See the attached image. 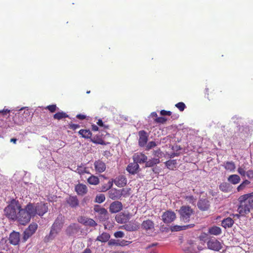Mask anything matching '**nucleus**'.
<instances>
[{
  "mask_svg": "<svg viewBox=\"0 0 253 253\" xmlns=\"http://www.w3.org/2000/svg\"><path fill=\"white\" fill-rule=\"evenodd\" d=\"M139 139L138 144L140 147H144L148 141V135L144 130H140L138 132Z\"/></svg>",
  "mask_w": 253,
  "mask_h": 253,
  "instance_id": "obj_14",
  "label": "nucleus"
},
{
  "mask_svg": "<svg viewBox=\"0 0 253 253\" xmlns=\"http://www.w3.org/2000/svg\"><path fill=\"white\" fill-rule=\"evenodd\" d=\"M153 155L155 158H159L160 159V156L162 155V152L160 149H158L153 151Z\"/></svg>",
  "mask_w": 253,
  "mask_h": 253,
  "instance_id": "obj_54",
  "label": "nucleus"
},
{
  "mask_svg": "<svg viewBox=\"0 0 253 253\" xmlns=\"http://www.w3.org/2000/svg\"><path fill=\"white\" fill-rule=\"evenodd\" d=\"M38 228V225L37 223H31L28 227L27 228V230L32 232L33 234L35 233Z\"/></svg>",
  "mask_w": 253,
  "mask_h": 253,
  "instance_id": "obj_42",
  "label": "nucleus"
},
{
  "mask_svg": "<svg viewBox=\"0 0 253 253\" xmlns=\"http://www.w3.org/2000/svg\"><path fill=\"white\" fill-rule=\"evenodd\" d=\"M158 142L155 141H150L148 142V143L146 145V150H149L151 149L152 148L156 147L158 144Z\"/></svg>",
  "mask_w": 253,
  "mask_h": 253,
  "instance_id": "obj_46",
  "label": "nucleus"
},
{
  "mask_svg": "<svg viewBox=\"0 0 253 253\" xmlns=\"http://www.w3.org/2000/svg\"><path fill=\"white\" fill-rule=\"evenodd\" d=\"M80 226L78 224L72 223L67 227L66 229L67 235L71 236H75L78 232Z\"/></svg>",
  "mask_w": 253,
  "mask_h": 253,
  "instance_id": "obj_12",
  "label": "nucleus"
},
{
  "mask_svg": "<svg viewBox=\"0 0 253 253\" xmlns=\"http://www.w3.org/2000/svg\"><path fill=\"white\" fill-rule=\"evenodd\" d=\"M80 125L78 124H71L70 125V128L73 130H75L80 127Z\"/></svg>",
  "mask_w": 253,
  "mask_h": 253,
  "instance_id": "obj_64",
  "label": "nucleus"
},
{
  "mask_svg": "<svg viewBox=\"0 0 253 253\" xmlns=\"http://www.w3.org/2000/svg\"><path fill=\"white\" fill-rule=\"evenodd\" d=\"M185 199L189 203L194 204L196 202V199L192 195L187 196L186 197Z\"/></svg>",
  "mask_w": 253,
  "mask_h": 253,
  "instance_id": "obj_48",
  "label": "nucleus"
},
{
  "mask_svg": "<svg viewBox=\"0 0 253 253\" xmlns=\"http://www.w3.org/2000/svg\"><path fill=\"white\" fill-rule=\"evenodd\" d=\"M75 190L80 195H84L87 192V188L85 185L83 184H79L75 187Z\"/></svg>",
  "mask_w": 253,
  "mask_h": 253,
  "instance_id": "obj_23",
  "label": "nucleus"
},
{
  "mask_svg": "<svg viewBox=\"0 0 253 253\" xmlns=\"http://www.w3.org/2000/svg\"><path fill=\"white\" fill-rule=\"evenodd\" d=\"M234 223V220L231 217L224 218L221 221V225L224 228L231 227Z\"/></svg>",
  "mask_w": 253,
  "mask_h": 253,
  "instance_id": "obj_24",
  "label": "nucleus"
},
{
  "mask_svg": "<svg viewBox=\"0 0 253 253\" xmlns=\"http://www.w3.org/2000/svg\"><path fill=\"white\" fill-rule=\"evenodd\" d=\"M56 105H50L47 106V109L51 112H54L56 110Z\"/></svg>",
  "mask_w": 253,
  "mask_h": 253,
  "instance_id": "obj_58",
  "label": "nucleus"
},
{
  "mask_svg": "<svg viewBox=\"0 0 253 253\" xmlns=\"http://www.w3.org/2000/svg\"><path fill=\"white\" fill-rule=\"evenodd\" d=\"M177 107L180 111H183L186 108V106L183 102H180L175 104Z\"/></svg>",
  "mask_w": 253,
  "mask_h": 253,
  "instance_id": "obj_50",
  "label": "nucleus"
},
{
  "mask_svg": "<svg viewBox=\"0 0 253 253\" xmlns=\"http://www.w3.org/2000/svg\"><path fill=\"white\" fill-rule=\"evenodd\" d=\"M63 226V223L58 219H56L51 226L50 233L44 238L45 242H49L54 239L60 232Z\"/></svg>",
  "mask_w": 253,
  "mask_h": 253,
  "instance_id": "obj_3",
  "label": "nucleus"
},
{
  "mask_svg": "<svg viewBox=\"0 0 253 253\" xmlns=\"http://www.w3.org/2000/svg\"><path fill=\"white\" fill-rule=\"evenodd\" d=\"M10 110L8 109H3V110H0V116H1L3 118L7 119V117L9 116Z\"/></svg>",
  "mask_w": 253,
  "mask_h": 253,
  "instance_id": "obj_44",
  "label": "nucleus"
},
{
  "mask_svg": "<svg viewBox=\"0 0 253 253\" xmlns=\"http://www.w3.org/2000/svg\"><path fill=\"white\" fill-rule=\"evenodd\" d=\"M237 171H238V172L242 176H244L246 175V171L245 170V167L242 166V167H239Z\"/></svg>",
  "mask_w": 253,
  "mask_h": 253,
  "instance_id": "obj_51",
  "label": "nucleus"
},
{
  "mask_svg": "<svg viewBox=\"0 0 253 253\" xmlns=\"http://www.w3.org/2000/svg\"><path fill=\"white\" fill-rule=\"evenodd\" d=\"M209 233L214 235H219L221 233V229L218 226H213L209 229Z\"/></svg>",
  "mask_w": 253,
  "mask_h": 253,
  "instance_id": "obj_30",
  "label": "nucleus"
},
{
  "mask_svg": "<svg viewBox=\"0 0 253 253\" xmlns=\"http://www.w3.org/2000/svg\"><path fill=\"white\" fill-rule=\"evenodd\" d=\"M105 200V196L103 194H100L99 195H97L95 199V202L97 203H103Z\"/></svg>",
  "mask_w": 253,
  "mask_h": 253,
  "instance_id": "obj_41",
  "label": "nucleus"
},
{
  "mask_svg": "<svg viewBox=\"0 0 253 253\" xmlns=\"http://www.w3.org/2000/svg\"><path fill=\"white\" fill-rule=\"evenodd\" d=\"M77 170L78 171V172L79 173H80V174H84V173H86V168H83L81 166L78 167Z\"/></svg>",
  "mask_w": 253,
  "mask_h": 253,
  "instance_id": "obj_56",
  "label": "nucleus"
},
{
  "mask_svg": "<svg viewBox=\"0 0 253 253\" xmlns=\"http://www.w3.org/2000/svg\"><path fill=\"white\" fill-rule=\"evenodd\" d=\"M251 198H253V192L251 193H249V194L241 196L239 198L240 204H241V203H244H244H248V201H249L250 199Z\"/></svg>",
  "mask_w": 253,
  "mask_h": 253,
  "instance_id": "obj_33",
  "label": "nucleus"
},
{
  "mask_svg": "<svg viewBox=\"0 0 253 253\" xmlns=\"http://www.w3.org/2000/svg\"><path fill=\"white\" fill-rule=\"evenodd\" d=\"M109 197L112 200H119L121 198L122 196L126 197L127 192L124 189L121 190H118L115 188L111 189L108 192Z\"/></svg>",
  "mask_w": 253,
  "mask_h": 253,
  "instance_id": "obj_8",
  "label": "nucleus"
},
{
  "mask_svg": "<svg viewBox=\"0 0 253 253\" xmlns=\"http://www.w3.org/2000/svg\"><path fill=\"white\" fill-rule=\"evenodd\" d=\"M195 226L194 224H188L186 225H183V226H178V225H175L171 228V230L172 231H181L183 230H185L187 228H192Z\"/></svg>",
  "mask_w": 253,
  "mask_h": 253,
  "instance_id": "obj_26",
  "label": "nucleus"
},
{
  "mask_svg": "<svg viewBox=\"0 0 253 253\" xmlns=\"http://www.w3.org/2000/svg\"><path fill=\"white\" fill-rule=\"evenodd\" d=\"M122 227L127 231L132 232L137 230L139 228V225L137 222L130 221L124 225Z\"/></svg>",
  "mask_w": 253,
  "mask_h": 253,
  "instance_id": "obj_15",
  "label": "nucleus"
},
{
  "mask_svg": "<svg viewBox=\"0 0 253 253\" xmlns=\"http://www.w3.org/2000/svg\"><path fill=\"white\" fill-rule=\"evenodd\" d=\"M47 161L45 159H42L39 162V168L41 169H44L47 166Z\"/></svg>",
  "mask_w": 253,
  "mask_h": 253,
  "instance_id": "obj_47",
  "label": "nucleus"
},
{
  "mask_svg": "<svg viewBox=\"0 0 253 253\" xmlns=\"http://www.w3.org/2000/svg\"><path fill=\"white\" fill-rule=\"evenodd\" d=\"M114 182V181H109L107 184V188H103L102 189V191H107L108 190L111 189L113 186V182Z\"/></svg>",
  "mask_w": 253,
  "mask_h": 253,
  "instance_id": "obj_60",
  "label": "nucleus"
},
{
  "mask_svg": "<svg viewBox=\"0 0 253 253\" xmlns=\"http://www.w3.org/2000/svg\"><path fill=\"white\" fill-rule=\"evenodd\" d=\"M130 242L125 240H118V246H126L130 244Z\"/></svg>",
  "mask_w": 253,
  "mask_h": 253,
  "instance_id": "obj_53",
  "label": "nucleus"
},
{
  "mask_svg": "<svg viewBox=\"0 0 253 253\" xmlns=\"http://www.w3.org/2000/svg\"><path fill=\"white\" fill-rule=\"evenodd\" d=\"M250 182L248 181V180H246L244 181H243L240 185L238 186L237 187V190L238 191H240L241 190H242L244 189V188L246 187L247 185H248L250 184Z\"/></svg>",
  "mask_w": 253,
  "mask_h": 253,
  "instance_id": "obj_45",
  "label": "nucleus"
},
{
  "mask_svg": "<svg viewBox=\"0 0 253 253\" xmlns=\"http://www.w3.org/2000/svg\"><path fill=\"white\" fill-rule=\"evenodd\" d=\"M157 123L163 124L166 121V119L164 117H157L155 119Z\"/></svg>",
  "mask_w": 253,
  "mask_h": 253,
  "instance_id": "obj_61",
  "label": "nucleus"
},
{
  "mask_svg": "<svg viewBox=\"0 0 253 253\" xmlns=\"http://www.w3.org/2000/svg\"><path fill=\"white\" fill-rule=\"evenodd\" d=\"M91 140L93 143H94L95 144H101V145L104 144V142L102 139H99L97 140H95L94 138H93V139H91Z\"/></svg>",
  "mask_w": 253,
  "mask_h": 253,
  "instance_id": "obj_59",
  "label": "nucleus"
},
{
  "mask_svg": "<svg viewBox=\"0 0 253 253\" xmlns=\"http://www.w3.org/2000/svg\"><path fill=\"white\" fill-rule=\"evenodd\" d=\"M176 218L175 213L172 211H167L164 212L162 216V219L165 223H171Z\"/></svg>",
  "mask_w": 253,
  "mask_h": 253,
  "instance_id": "obj_9",
  "label": "nucleus"
},
{
  "mask_svg": "<svg viewBox=\"0 0 253 253\" xmlns=\"http://www.w3.org/2000/svg\"><path fill=\"white\" fill-rule=\"evenodd\" d=\"M94 166L95 170L99 173L104 172L106 169V164L100 160L96 161Z\"/></svg>",
  "mask_w": 253,
  "mask_h": 253,
  "instance_id": "obj_19",
  "label": "nucleus"
},
{
  "mask_svg": "<svg viewBox=\"0 0 253 253\" xmlns=\"http://www.w3.org/2000/svg\"><path fill=\"white\" fill-rule=\"evenodd\" d=\"M7 240L6 239V238H2L0 241V245L1 246H3V245H5V246L4 247H1V248L3 249V250H5V247H7Z\"/></svg>",
  "mask_w": 253,
  "mask_h": 253,
  "instance_id": "obj_55",
  "label": "nucleus"
},
{
  "mask_svg": "<svg viewBox=\"0 0 253 253\" xmlns=\"http://www.w3.org/2000/svg\"><path fill=\"white\" fill-rule=\"evenodd\" d=\"M207 246L209 249L219 251L222 248V244L217 240H211L207 243Z\"/></svg>",
  "mask_w": 253,
  "mask_h": 253,
  "instance_id": "obj_11",
  "label": "nucleus"
},
{
  "mask_svg": "<svg viewBox=\"0 0 253 253\" xmlns=\"http://www.w3.org/2000/svg\"><path fill=\"white\" fill-rule=\"evenodd\" d=\"M166 166L170 169H173L175 168L176 161L175 160H169L165 162Z\"/></svg>",
  "mask_w": 253,
  "mask_h": 253,
  "instance_id": "obj_39",
  "label": "nucleus"
},
{
  "mask_svg": "<svg viewBox=\"0 0 253 253\" xmlns=\"http://www.w3.org/2000/svg\"><path fill=\"white\" fill-rule=\"evenodd\" d=\"M115 219H116V221L118 223H121V224L125 223L127 220V219L125 215L123 213L117 214L116 216Z\"/></svg>",
  "mask_w": 253,
  "mask_h": 253,
  "instance_id": "obj_38",
  "label": "nucleus"
},
{
  "mask_svg": "<svg viewBox=\"0 0 253 253\" xmlns=\"http://www.w3.org/2000/svg\"><path fill=\"white\" fill-rule=\"evenodd\" d=\"M29 205L33 209V215L35 216L36 214L40 216L43 215L48 211L47 203H43L42 202L33 204L29 203Z\"/></svg>",
  "mask_w": 253,
  "mask_h": 253,
  "instance_id": "obj_5",
  "label": "nucleus"
},
{
  "mask_svg": "<svg viewBox=\"0 0 253 253\" xmlns=\"http://www.w3.org/2000/svg\"><path fill=\"white\" fill-rule=\"evenodd\" d=\"M114 235L116 238H123L125 234L123 231H119L116 232L114 233Z\"/></svg>",
  "mask_w": 253,
  "mask_h": 253,
  "instance_id": "obj_57",
  "label": "nucleus"
},
{
  "mask_svg": "<svg viewBox=\"0 0 253 253\" xmlns=\"http://www.w3.org/2000/svg\"><path fill=\"white\" fill-rule=\"evenodd\" d=\"M141 228L147 233H151L155 230V224L153 221L150 219L144 220L141 224Z\"/></svg>",
  "mask_w": 253,
  "mask_h": 253,
  "instance_id": "obj_10",
  "label": "nucleus"
},
{
  "mask_svg": "<svg viewBox=\"0 0 253 253\" xmlns=\"http://www.w3.org/2000/svg\"><path fill=\"white\" fill-rule=\"evenodd\" d=\"M99 211L100 212H98V213L99 215V218L100 220L103 221L108 218L109 216L107 210H106L105 208H103Z\"/></svg>",
  "mask_w": 253,
  "mask_h": 253,
  "instance_id": "obj_35",
  "label": "nucleus"
},
{
  "mask_svg": "<svg viewBox=\"0 0 253 253\" xmlns=\"http://www.w3.org/2000/svg\"><path fill=\"white\" fill-rule=\"evenodd\" d=\"M180 220L184 222L190 221L191 217L194 214V211L189 206H183L179 210Z\"/></svg>",
  "mask_w": 253,
  "mask_h": 253,
  "instance_id": "obj_6",
  "label": "nucleus"
},
{
  "mask_svg": "<svg viewBox=\"0 0 253 253\" xmlns=\"http://www.w3.org/2000/svg\"><path fill=\"white\" fill-rule=\"evenodd\" d=\"M147 157L143 153H136L133 156V160L137 164L146 163Z\"/></svg>",
  "mask_w": 253,
  "mask_h": 253,
  "instance_id": "obj_17",
  "label": "nucleus"
},
{
  "mask_svg": "<svg viewBox=\"0 0 253 253\" xmlns=\"http://www.w3.org/2000/svg\"><path fill=\"white\" fill-rule=\"evenodd\" d=\"M21 208L20 206L17 204H11L4 209L5 214L8 218L15 220L18 217V212Z\"/></svg>",
  "mask_w": 253,
  "mask_h": 253,
  "instance_id": "obj_4",
  "label": "nucleus"
},
{
  "mask_svg": "<svg viewBox=\"0 0 253 253\" xmlns=\"http://www.w3.org/2000/svg\"><path fill=\"white\" fill-rule=\"evenodd\" d=\"M114 182L116 185L119 187H122L125 186L127 182V180L124 175H120L114 180Z\"/></svg>",
  "mask_w": 253,
  "mask_h": 253,
  "instance_id": "obj_21",
  "label": "nucleus"
},
{
  "mask_svg": "<svg viewBox=\"0 0 253 253\" xmlns=\"http://www.w3.org/2000/svg\"><path fill=\"white\" fill-rule=\"evenodd\" d=\"M68 115L63 111L58 112L53 115V118L58 120L68 118Z\"/></svg>",
  "mask_w": 253,
  "mask_h": 253,
  "instance_id": "obj_36",
  "label": "nucleus"
},
{
  "mask_svg": "<svg viewBox=\"0 0 253 253\" xmlns=\"http://www.w3.org/2000/svg\"><path fill=\"white\" fill-rule=\"evenodd\" d=\"M33 212V209L28 204L24 208H20L18 212L17 220L22 225L26 224L30 221L32 217H34Z\"/></svg>",
  "mask_w": 253,
  "mask_h": 253,
  "instance_id": "obj_1",
  "label": "nucleus"
},
{
  "mask_svg": "<svg viewBox=\"0 0 253 253\" xmlns=\"http://www.w3.org/2000/svg\"><path fill=\"white\" fill-rule=\"evenodd\" d=\"M0 126L1 127L3 128H8L13 127V124L12 123L6 121L5 122L2 123V124H0Z\"/></svg>",
  "mask_w": 253,
  "mask_h": 253,
  "instance_id": "obj_49",
  "label": "nucleus"
},
{
  "mask_svg": "<svg viewBox=\"0 0 253 253\" xmlns=\"http://www.w3.org/2000/svg\"><path fill=\"white\" fill-rule=\"evenodd\" d=\"M240 177L237 174L230 175L228 177V181L231 184L235 185L238 184L240 181Z\"/></svg>",
  "mask_w": 253,
  "mask_h": 253,
  "instance_id": "obj_27",
  "label": "nucleus"
},
{
  "mask_svg": "<svg viewBox=\"0 0 253 253\" xmlns=\"http://www.w3.org/2000/svg\"><path fill=\"white\" fill-rule=\"evenodd\" d=\"M67 203L73 208H75L79 206V201L77 196H69L66 198Z\"/></svg>",
  "mask_w": 253,
  "mask_h": 253,
  "instance_id": "obj_22",
  "label": "nucleus"
},
{
  "mask_svg": "<svg viewBox=\"0 0 253 253\" xmlns=\"http://www.w3.org/2000/svg\"><path fill=\"white\" fill-rule=\"evenodd\" d=\"M139 169V165L135 162L128 164L126 168V170L131 174H135L137 172Z\"/></svg>",
  "mask_w": 253,
  "mask_h": 253,
  "instance_id": "obj_20",
  "label": "nucleus"
},
{
  "mask_svg": "<svg viewBox=\"0 0 253 253\" xmlns=\"http://www.w3.org/2000/svg\"><path fill=\"white\" fill-rule=\"evenodd\" d=\"M108 245L109 246L116 245L118 246V240H116L115 239H111L109 241Z\"/></svg>",
  "mask_w": 253,
  "mask_h": 253,
  "instance_id": "obj_62",
  "label": "nucleus"
},
{
  "mask_svg": "<svg viewBox=\"0 0 253 253\" xmlns=\"http://www.w3.org/2000/svg\"><path fill=\"white\" fill-rule=\"evenodd\" d=\"M223 166L226 170H229L230 171H234L236 169L235 165L232 161H227L224 163Z\"/></svg>",
  "mask_w": 253,
  "mask_h": 253,
  "instance_id": "obj_29",
  "label": "nucleus"
},
{
  "mask_svg": "<svg viewBox=\"0 0 253 253\" xmlns=\"http://www.w3.org/2000/svg\"><path fill=\"white\" fill-rule=\"evenodd\" d=\"M38 228V225L37 223H31L28 227L27 228V230L32 232L33 234L35 233Z\"/></svg>",
  "mask_w": 253,
  "mask_h": 253,
  "instance_id": "obj_43",
  "label": "nucleus"
},
{
  "mask_svg": "<svg viewBox=\"0 0 253 253\" xmlns=\"http://www.w3.org/2000/svg\"><path fill=\"white\" fill-rule=\"evenodd\" d=\"M87 182L90 184L96 185L99 183V180L98 177L92 175L87 179Z\"/></svg>",
  "mask_w": 253,
  "mask_h": 253,
  "instance_id": "obj_37",
  "label": "nucleus"
},
{
  "mask_svg": "<svg viewBox=\"0 0 253 253\" xmlns=\"http://www.w3.org/2000/svg\"><path fill=\"white\" fill-rule=\"evenodd\" d=\"M198 208L203 211L208 210L210 207V202L206 199H200L197 203Z\"/></svg>",
  "mask_w": 253,
  "mask_h": 253,
  "instance_id": "obj_18",
  "label": "nucleus"
},
{
  "mask_svg": "<svg viewBox=\"0 0 253 253\" xmlns=\"http://www.w3.org/2000/svg\"><path fill=\"white\" fill-rule=\"evenodd\" d=\"M246 175L250 179H253V170H249L246 172Z\"/></svg>",
  "mask_w": 253,
  "mask_h": 253,
  "instance_id": "obj_63",
  "label": "nucleus"
},
{
  "mask_svg": "<svg viewBox=\"0 0 253 253\" xmlns=\"http://www.w3.org/2000/svg\"><path fill=\"white\" fill-rule=\"evenodd\" d=\"M34 234L32 232L29 231L27 229L24 231L23 233V236L22 238L23 242H25L30 237H31Z\"/></svg>",
  "mask_w": 253,
  "mask_h": 253,
  "instance_id": "obj_40",
  "label": "nucleus"
},
{
  "mask_svg": "<svg viewBox=\"0 0 253 253\" xmlns=\"http://www.w3.org/2000/svg\"><path fill=\"white\" fill-rule=\"evenodd\" d=\"M123 209L122 203L119 201H116L112 202L109 207V211L111 213H117Z\"/></svg>",
  "mask_w": 253,
  "mask_h": 253,
  "instance_id": "obj_13",
  "label": "nucleus"
},
{
  "mask_svg": "<svg viewBox=\"0 0 253 253\" xmlns=\"http://www.w3.org/2000/svg\"><path fill=\"white\" fill-rule=\"evenodd\" d=\"M219 189L223 192H228L231 190V185L226 182H223L219 185Z\"/></svg>",
  "mask_w": 253,
  "mask_h": 253,
  "instance_id": "obj_31",
  "label": "nucleus"
},
{
  "mask_svg": "<svg viewBox=\"0 0 253 253\" xmlns=\"http://www.w3.org/2000/svg\"><path fill=\"white\" fill-rule=\"evenodd\" d=\"M253 208V198L250 199L248 203H241L238 209L239 213L242 216L248 214L250 209Z\"/></svg>",
  "mask_w": 253,
  "mask_h": 253,
  "instance_id": "obj_7",
  "label": "nucleus"
},
{
  "mask_svg": "<svg viewBox=\"0 0 253 253\" xmlns=\"http://www.w3.org/2000/svg\"><path fill=\"white\" fill-rule=\"evenodd\" d=\"M110 238V235L109 233L107 232H103L97 237L96 240L102 243H105L109 241Z\"/></svg>",
  "mask_w": 253,
  "mask_h": 253,
  "instance_id": "obj_25",
  "label": "nucleus"
},
{
  "mask_svg": "<svg viewBox=\"0 0 253 253\" xmlns=\"http://www.w3.org/2000/svg\"><path fill=\"white\" fill-rule=\"evenodd\" d=\"M20 239V233L13 231L10 233L9 237V243L13 245H17L19 244Z\"/></svg>",
  "mask_w": 253,
  "mask_h": 253,
  "instance_id": "obj_16",
  "label": "nucleus"
},
{
  "mask_svg": "<svg viewBox=\"0 0 253 253\" xmlns=\"http://www.w3.org/2000/svg\"><path fill=\"white\" fill-rule=\"evenodd\" d=\"M158 245V243H153L147 245L145 249L147 251L148 253H158L157 251L155 248Z\"/></svg>",
  "mask_w": 253,
  "mask_h": 253,
  "instance_id": "obj_28",
  "label": "nucleus"
},
{
  "mask_svg": "<svg viewBox=\"0 0 253 253\" xmlns=\"http://www.w3.org/2000/svg\"><path fill=\"white\" fill-rule=\"evenodd\" d=\"M160 163V161L159 158H153L148 161L147 160L145 166L146 167H152Z\"/></svg>",
  "mask_w": 253,
  "mask_h": 253,
  "instance_id": "obj_32",
  "label": "nucleus"
},
{
  "mask_svg": "<svg viewBox=\"0 0 253 253\" xmlns=\"http://www.w3.org/2000/svg\"><path fill=\"white\" fill-rule=\"evenodd\" d=\"M79 133L84 138H90L92 136V133L89 129H81Z\"/></svg>",
  "mask_w": 253,
  "mask_h": 253,
  "instance_id": "obj_34",
  "label": "nucleus"
},
{
  "mask_svg": "<svg viewBox=\"0 0 253 253\" xmlns=\"http://www.w3.org/2000/svg\"><path fill=\"white\" fill-rule=\"evenodd\" d=\"M30 112L27 107H23L15 113L13 121L14 124L21 126L27 121L30 116Z\"/></svg>",
  "mask_w": 253,
  "mask_h": 253,
  "instance_id": "obj_2",
  "label": "nucleus"
},
{
  "mask_svg": "<svg viewBox=\"0 0 253 253\" xmlns=\"http://www.w3.org/2000/svg\"><path fill=\"white\" fill-rule=\"evenodd\" d=\"M84 223H86L87 225H89L92 227H94L97 225L95 221L92 219H88L87 220L84 222Z\"/></svg>",
  "mask_w": 253,
  "mask_h": 253,
  "instance_id": "obj_52",
  "label": "nucleus"
}]
</instances>
